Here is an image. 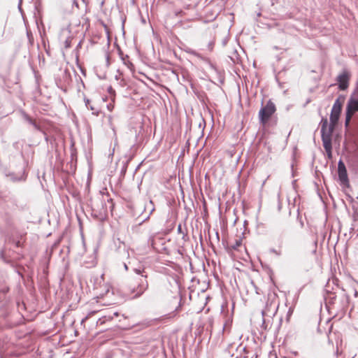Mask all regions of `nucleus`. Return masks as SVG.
I'll list each match as a JSON object with an SVG mask.
<instances>
[{"instance_id":"nucleus-1","label":"nucleus","mask_w":358,"mask_h":358,"mask_svg":"<svg viewBox=\"0 0 358 358\" xmlns=\"http://www.w3.org/2000/svg\"><path fill=\"white\" fill-rule=\"evenodd\" d=\"M336 124H329L327 119L322 118L321 120V136L323 147L329 158L332 156L331 136Z\"/></svg>"},{"instance_id":"nucleus-2","label":"nucleus","mask_w":358,"mask_h":358,"mask_svg":"<svg viewBox=\"0 0 358 358\" xmlns=\"http://www.w3.org/2000/svg\"><path fill=\"white\" fill-rule=\"evenodd\" d=\"M134 271L138 276L135 279L136 285H134L130 287L131 294H134V295L131 296L132 299L141 296L148 288L147 275L144 274L145 271L137 268H135Z\"/></svg>"},{"instance_id":"nucleus-3","label":"nucleus","mask_w":358,"mask_h":358,"mask_svg":"<svg viewBox=\"0 0 358 358\" xmlns=\"http://www.w3.org/2000/svg\"><path fill=\"white\" fill-rule=\"evenodd\" d=\"M279 306V302L278 299L275 296H269L266 301L265 307L262 310V315L263 317V324H265V317H272L275 316L278 311Z\"/></svg>"},{"instance_id":"nucleus-4","label":"nucleus","mask_w":358,"mask_h":358,"mask_svg":"<svg viewBox=\"0 0 358 358\" xmlns=\"http://www.w3.org/2000/svg\"><path fill=\"white\" fill-rule=\"evenodd\" d=\"M356 112H358V97L352 96L348 100L346 107V115L345 121V125L346 127L349 126L350 120Z\"/></svg>"},{"instance_id":"nucleus-5","label":"nucleus","mask_w":358,"mask_h":358,"mask_svg":"<svg viewBox=\"0 0 358 358\" xmlns=\"http://www.w3.org/2000/svg\"><path fill=\"white\" fill-rule=\"evenodd\" d=\"M275 111V106L269 100L266 106L262 107L259 112L260 122L263 124L267 122Z\"/></svg>"},{"instance_id":"nucleus-6","label":"nucleus","mask_w":358,"mask_h":358,"mask_svg":"<svg viewBox=\"0 0 358 358\" xmlns=\"http://www.w3.org/2000/svg\"><path fill=\"white\" fill-rule=\"evenodd\" d=\"M344 97L340 96L335 101L330 114V122L331 124H337L341 115Z\"/></svg>"},{"instance_id":"nucleus-7","label":"nucleus","mask_w":358,"mask_h":358,"mask_svg":"<svg viewBox=\"0 0 358 358\" xmlns=\"http://www.w3.org/2000/svg\"><path fill=\"white\" fill-rule=\"evenodd\" d=\"M350 79V74L347 71H343L337 77L338 83V88L341 90H345L348 87V82Z\"/></svg>"},{"instance_id":"nucleus-8","label":"nucleus","mask_w":358,"mask_h":358,"mask_svg":"<svg viewBox=\"0 0 358 358\" xmlns=\"http://www.w3.org/2000/svg\"><path fill=\"white\" fill-rule=\"evenodd\" d=\"M84 101L85 103V106L87 108L90 109L92 111V114L99 115V111L95 108L94 105L91 104V101L86 97L84 98Z\"/></svg>"},{"instance_id":"nucleus-9","label":"nucleus","mask_w":358,"mask_h":358,"mask_svg":"<svg viewBox=\"0 0 358 358\" xmlns=\"http://www.w3.org/2000/svg\"><path fill=\"white\" fill-rule=\"evenodd\" d=\"M147 210L149 211V213H148V216L145 217V220L149 218L150 215L155 210V206H154V203H153L152 201L150 200L148 203L145 204V210Z\"/></svg>"},{"instance_id":"nucleus-10","label":"nucleus","mask_w":358,"mask_h":358,"mask_svg":"<svg viewBox=\"0 0 358 358\" xmlns=\"http://www.w3.org/2000/svg\"><path fill=\"white\" fill-rule=\"evenodd\" d=\"M338 172V178L339 180L341 181V182L345 183L348 182V175H347V171L345 170H341Z\"/></svg>"},{"instance_id":"nucleus-11","label":"nucleus","mask_w":358,"mask_h":358,"mask_svg":"<svg viewBox=\"0 0 358 358\" xmlns=\"http://www.w3.org/2000/svg\"><path fill=\"white\" fill-rule=\"evenodd\" d=\"M25 118H26L27 121L29 124H32V125H33V126H34L36 129H38V125L36 124V122H34L31 118H30V117H29V116H27V115H26V116H25Z\"/></svg>"},{"instance_id":"nucleus-12","label":"nucleus","mask_w":358,"mask_h":358,"mask_svg":"<svg viewBox=\"0 0 358 358\" xmlns=\"http://www.w3.org/2000/svg\"><path fill=\"white\" fill-rule=\"evenodd\" d=\"M98 310H93L87 314V315L82 320V323L86 321L88 318H90L92 315L97 313Z\"/></svg>"},{"instance_id":"nucleus-13","label":"nucleus","mask_w":358,"mask_h":358,"mask_svg":"<svg viewBox=\"0 0 358 358\" xmlns=\"http://www.w3.org/2000/svg\"><path fill=\"white\" fill-rule=\"evenodd\" d=\"M345 169H345L344 164L341 161H340L338 162V171H339L341 170H345Z\"/></svg>"},{"instance_id":"nucleus-14","label":"nucleus","mask_w":358,"mask_h":358,"mask_svg":"<svg viewBox=\"0 0 358 358\" xmlns=\"http://www.w3.org/2000/svg\"><path fill=\"white\" fill-rule=\"evenodd\" d=\"M177 231L179 234H182L183 236L186 235L185 233L182 231V226L180 224L178 226Z\"/></svg>"},{"instance_id":"nucleus-15","label":"nucleus","mask_w":358,"mask_h":358,"mask_svg":"<svg viewBox=\"0 0 358 358\" xmlns=\"http://www.w3.org/2000/svg\"><path fill=\"white\" fill-rule=\"evenodd\" d=\"M271 251L272 252H273V253H275V254L278 255H280V252H277V251H276V250H275V249H272V250H271Z\"/></svg>"},{"instance_id":"nucleus-16","label":"nucleus","mask_w":358,"mask_h":358,"mask_svg":"<svg viewBox=\"0 0 358 358\" xmlns=\"http://www.w3.org/2000/svg\"><path fill=\"white\" fill-rule=\"evenodd\" d=\"M107 108H108V109L109 110H112V109H113V106L111 104H108V105L107 106Z\"/></svg>"},{"instance_id":"nucleus-17","label":"nucleus","mask_w":358,"mask_h":358,"mask_svg":"<svg viewBox=\"0 0 358 358\" xmlns=\"http://www.w3.org/2000/svg\"><path fill=\"white\" fill-rule=\"evenodd\" d=\"M291 314H292L291 310H289V311H288V313H287V320H289V316L291 315Z\"/></svg>"},{"instance_id":"nucleus-18","label":"nucleus","mask_w":358,"mask_h":358,"mask_svg":"<svg viewBox=\"0 0 358 358\" xmlns=\"http://www.w3.org/2000/svg\"><path fill=\"white\" fill-rule=\"evenodd\" d=\"M241 245V242H237L236 243V247H234V248H236V247L239 246Z\"/></svg>"},{"instance_id":"nucleus-19","label":"nucleus","mask_w":358,"mask_h":358,"mask_svg":"<svg viewBox=\"0 0 358 358\" xmlns=\"http://www.w3.org/2000/svg\"><path fill=\"white\" fill-rule=\"evenodd\" d=\"M315 249L314 250V252L316 251V248H317V241L315 242Z\"/></svg>"},{"instance_id":"nucleus-20","label":"nucleus","mask_w":358,"mask_h":358,"mask_svg":"<svg viewBox=\"0 0 358 358\" xmlns=\"http://www.w3.org/2000/svg\"><path fill=\"white\" fill-rule=\"evenodd\" d=\"M225 329H226V324H224V325L223 326V327H222V330H223V331H225Z\"/></svg>"},{"instance_id":"nucleus-21","label":"nucleus","mask_w":358,"mask_h":358,"mask_svg":"<svg viewBox=\"0 0 358 358\" xmlns=\"http://www.w3.org/2000/svg\"><path fill=\"white\" fill-rule=\"evenodd\" d=\"M20 241H17V242L16 243V245H17V247H19V246H20Z\"/></svg>"},{"instance_id":"nucleus-22","label":"nucleus","mask_w":358,"mask_h":358,"mask_svg":"<svg viewBox=\"0 0 358 358\" xmlns=\"http://www.w3.org/2000/svg\"><path fill=\"white\" fill-rule=\"evenodd\" d=\"M124 268H125L126 270L128 269L127 265L126 264H124Z\"/></svg>"},{"instance_id":"nucleus-23","label":"nucleus","mask_w":358,"mask_h":358,"mask_svg":"<svg viewBox=\"0 0 358 358\" xmlns=\"http://www.w3.org/2000/svg\"><path fill=\"white\" fill-rule=\"evenodd\" d=\"M355 296H357V291H355Z\"/></svg>"},{"instance_id":"nucleus-24","label":"nucleus","mask_w":358,"mask_h":358,"mask_svg":"<svg viewBox=\"0 0 358 358\" xmlns=\"http://www.w3.org/2000/svg\"><path fill=\"white\" fill-rule=\"evenodd\" d=\"M192 53L194 55H196L195 52H194V51H192Z\"/></svg>"},{"instance_id":"nucleus-25","label":"nucleus","mask_w":358,"mask_h":358,"mask_svg":"<svg viewBox=\"0 0 358 358\" xmlns=\"http://www.w3.org/2000/svg\"><path fill=\"white\" fill-rule=\"evenodd\" d=\"M352 358H354V357H352Z\"/></svg>"}]
</instances>
